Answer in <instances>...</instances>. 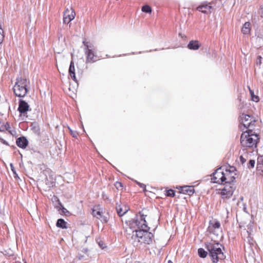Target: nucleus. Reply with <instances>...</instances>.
<instances>
[{
	"instance_id": "aec40b11",
	"label": "nucleus",
	"mask_w": 263,
	"mask_h": 263,
	"mask_svg": "<svg viewBox=\"0 0 263 263\" xmlns=\"http://www.w3.org/2000/svg\"><path fill=\"white\" fill-rule=\"evenodd\" d=\"M181 192L184 194H186L189 195H192L194 193V189L191 186H185L182 187Z\"/></svg>"
},
{
	"instance_id": "423d86ee",
	"label": "nucleus",
	"mask_w": 263,
	"mask_h": 263,
	"mask_svg": "<svg viewBox=\"0 0 263 263\" xmlns=\"http://www.w3.org/2000/svg\"><path fill=\"white\" fill-rule=\"evenodd\" d=\"M240 121L241 122V126L242 125L245 128L253 127L255 122V120L253 117L243 114L240 116ZM240 128H241V126H240Z\"/></svg>"
},
{
	"instance_id": "72a5a7b5",
	"label": "nucleus",
	"mask_w": 263,
	"mask_h": 263,
	"mask_svg": "<svg viewBox=\"0 0 263 263\" xmlns=\"http://www.w3.org/2000/svg\"><path fill=\"white\" fill-rule=\"evenodd\" d=\"M62 211L63 213H64L65 214L67 213H69L68 211L65 209V208L63 207L62 208Z\"/></svg>"
},
{
	"instance_id": "473e14b6",
	"label": "nucleus",
	"mask_w": 263,
	"mask_h": 263,
	"mask_svg": "<svg viewBox=\"0 0 263 263\" xmlns=\"http://www.w3.org/2000/svg\"><path fill=\"white\" fill-rule=\"evenodd\" d=\"M70 129L71 135L73 137H77L78 134L75 132H72L71 129Z\"/></svg>"
},
{
	"instance_id": "b1692460",
	"label": "nucleus",
	"mask_w": 263,
	"mask_h": 263,
	"mask_svg": "<svg viewBox=\"0 0 263 263\" xmlns=\"http://www.w3.org/2000/svg\"><path fill=\"white\" fill-rule=\"evenodd\" d=\"M198 253L199 256L201 258H205L207 256V254H208L207 252L205 251L202 248H199L198 250Z\"/></svg>"
},
{
	"instance_id": "a211bd4d",
	"label": "nucleus",
	"mask_w": 263,
	"mask_h": 263,
	"mask_svg": "<svg viewBox=\"0 0 263 263\" xmlns=\"http://www.w3.org/2000/svg\"><path fill=\"white\" fill-rule=\"evenodd\" d=\"M212 6L211 5L210 3L207 4L204 3L199 6L197 8V10L201 12L202 13H206L208 12L207 10H210Z\"/></svg>"
},
{
	"instance_id": "f704fd0d",
	"label": "nucleus",
	"mask_w": 263,
	"mask_h": 263,
	"mask_svg": "<svg viewBox=\"0 0 263 263\" xmlns=\"http://www.w3.org/2000/svg\"><path fill=\"white\" fill-rule=\"evenodd\" d=\"M103 242H101V241H100V242H99V246H100V247L101 248H102V249L104 248V247H103Z\"/></svg>"
},
{
	"instance_id": "cd10ccee",
	"label": "nucleus",
	"mask_w": 263,
	"mask_h": 263,
	"mask_svg": "<svg viewBox=\"0 0 263 263\" xmlns=\"http://www.w3.org/2000/svg\"><path fill=\"white\" fill-rule=\"evenodd\" d=\"M166 196L169 197H174L175 196V191L172 189L166 191Z\"/></svg>"
},
{
	"instance_id": "bb28decb",
	"label": "nucleus",
	"mask_w": 263,
	"mask_h": 263,
	"mask_svg": "<svg viewBox=\"0 0 263 263\" xmlns=\"http://www.w3.org/2000/svg\"><path fill=\"white\" fill-rule=\"evenodd\" d=\"M10 168H11V170L12 171L13 174V175H14V178H18V175L17 174L16 172V171L15 170V168L13 165L12 163H10Z\"/></svg>"
},
{
	"instance_id": "5701e85b",
	"label": "nucleus",
	"mask_w": 263,
	"mask_h": 263,
	"mask_svg": "<svg viewBox=\"0 0 263 263\" xmlns=\"http://www.w3.org/2000/svg\"><path fill=\"white\" fill-rule=\"evenodd\" d=\"M246 233L247 235L246 238L245 239V241L248 242L250 245H253L254 244V240L253 238L251 236V233L248 231L246 232Z\"/></svg>"
},
{
	"instance_id": "4468645a",
	"label": "nucleus",
	"mask_w": 263,
	"mask_h": 263,
	"mask_svg": "<svg viewBox=\"0 0 263 263\" xmlns=\"http://www.w3.org/2000/svg\"><path fill=\"white\" fill-rule=\"evenodd\" d=\"M29 106L27 102L23 100H20L19 101V105L18 110L21 115L25 116V114L29 109Z\"/></svg>"
},
{
	"instance_id": "f03ea898",
	"label": "nucleus",
	"mask_w": 263,
	"mask_h": 263,
	"mask_svg": "<svg viewBox=\"0 0 263 263\" xmlns=\"http://www.w3.org/2000/svg\"><path fill=\"white\" fill-rule=\"evenodd\" d=\"M205 247L213 262L216 263L219 259H224L225 256L222 251V248H224L221 244L212 240L211 242L206 243Z\"/></svg>"
},
{
	"instance_id": "c9c22d12",
	"label": "nucleus",
	"mask_w": 263,
	"mask_h": 263,
	"mask_svg": "<svg viewBox=\"0 0 263 263\" xmlns=\"http://www.w3.org/2000/svg\"><path fill=\"white\" fill-rule=\"evenodd\" d=\"M9 126V125L8 123H7L6 125H5V127L6 128H7V127Z\"/></svg>"
},
{
	"instance_id": "39448f33",
	"label": "nucleus",
	"mask_w": 263,
	"mask_h": 263,
	"mask_svg": "<svg viewBox=\"0 0 263 263\" xmlns=\"http://www.w3.org/2000/svg\"><path fill=\"white\" fill-rule=\"evenodd\" d=\"M84 45V52L86 55V63H93L98 60L97 56L95 54L94 46L86 40L83 41Z\"/></svg>"
},
{
	"instance_id": "58836bf2",
	"label": "nucleus",
	"mask_w": 263,
	"mask_h": 263,
	"mask_svg": "<svg viewBox=\"0 0 263 263\" xmlns=\"http://www.w3.org/2000/svg\"><path fill=\"white\" fill-rule=\"evenodd\" d=\"M24 263H26V262H24Z\"/></svg>"
},
{
	"instance_id": "412c9836",
	"label": "nucleus",
	"mask_w": 263,
	"mask_h": 263,
	"mask_svg": "<svg viewBox=\"0 0 263 263\" xmlns=\"http://www.w3.org/2000/svg\"><path fill=\"white\" fill-rule=\"evenodd\" d=\"M251 30V23L249 22H246L242 28L241 31L244 34H249Z\"/></svg>"
},
{
	"instance_id": "c85d7f7f",
	"label": "nucleus",
	"mask_w": 263,
	"mask_h": 263,
	"mask_svg": "<svg viewBox=\"0 0 263 263\" xmlns=\"http://www.w3.org/2000/svg\"><path fill=\"white\" fill-rule=\"evenodd\" d=\"M135 182H136V183H137L138 185H139V186H140V187H141L142 189H143V191H144L146 190V185H145L144 184L142 183H140V182H138V181H135Z\"/></svg>"
},
{
	"instance_id": "2f4dec72",
	"label": "nucleus",
	"mask_w": 263,
	"mask_h": 263,
	"mask_svg": "<svg viewBox=\"0 0 263 263\" xmlns=\"http://www.w3.org/2000/svg\"><path fill=\"white\" fill-rule=\"evenodd\" d=\"M240 160L242 164H244L246 161V159H245L242 156L240 157Z\"/></svg>"
},
{
	"instance_id": "f3484780",
	"label": "nucleus",
	"mask_w": 263,
	"mask_h": 263,
	"mask_svg": "<svg viewBox=\"0 0 263 263\" xmlns=\"http://www.w3.org/2000/svg\"><path fill=\"white\" fill-rule=\"evenodd\" d=\"M69 74L71 78L77 83H78V81L76 79V74H75V68L74 62L73 61H71L70 64L69 70H68Z\"/></svg>"
},
{
	"instance_id": "0eeeda50",
	"label": "nucleus",
	"mask_w": 263,
	"mask_h": 263,
	"mask_svg": "<svg viewBox=\"0 0 263 263\" xmlns=\"http://www.w3.org/2000/svg\"><path fill=\"white\" fill-rule=\"evenodd\" d=\"M140 215L137 216L134 219V222L137 227L138 230H149V228L147 226L145 220V216L139 213Z\"/></svg>"
},
{
	"instance_id": "ddd939ff",
	"label": "nucleus",
	"mask_w": 263,
	"mask_h": 263,
	"mask_svg": "<svg viewBox=\"0 0 263 263\" xmlns=\"http://www.w3.org/2000/svg\"><path fill=\"white\" fill-rule=\"evenodd\" d=\"M92 215L97 218L100 219L103 223H106L109 219L108 215L107 213H103L100 211L93 210Z\"/></svg>"
},
{
	"instance_id": "f257e3e1",
	"label": "nucleus",
	"mask_w": 263,
	"mask_h": 263,
	"mask_svg": "<svg viewBox=\"0 0 263 263\" xmlns=\"http://www.w3.org/2000/svg\"><path fill=\"white\" fill-rule=\"evenodd\" d=\"M148 230H131L132 233L127 234V237L128 239L131 237L130 240L135 247H146L154 241V235Z\"/></svg>"
},
{
	"instance_id": "c756f323",
	"label": "nucleus",
	"mask_w": 263,
	"mask_h": 263,
	"mask_svg": "<svg viewBox=\"0 0 263 263\" xmlns=\"http://www.w3.org/2000/svg\"><path fill=\"white\" fill-rule=\"evenodd\" d=\"M255 160H250L249 161V166L248 167H251L252 168L254 167V165H255Z\"/></svg>"
},
{
	"instance_id": "6ab92c4d",
	"label": "nucleus",
	"mask_w": 263,
	"mask_h": 263,
	"mask_svg": "<svg viewBox=\"0 0 263 263\" xmlns=\"http://www.w3.org/2000/svg\"><path fill=\"white\" fill-rule=\"evenodd\" d=\"M200 45L197 40L191 41L187 45V47L191 50H196L199 48Z\"/></svg>"
},
{
	"instance_id": "1a4fd4ad",
	"label": "nucleus",
	"mask_w": 263,
	"mask_h": 263,
	"mask_svg": "<svg viewBox=\"0 0 263 263\" xmlns=\"http://www.w3.org/2000/svg\"><path fill=\"white\" fill-rule=\"evenodd\" d=\"M231 168L232 170H226V172L224 174V183L235 185L234 183V182L235 180V175H236L234 172L235 168L233 167Z\"/></svg>"
},
{
	"instance_id": "393cba45",
	"label": "nucleus",
	"mask_w": 263,
	"mask_h": 263,
	"mask_svg": "<svg viewBox=\"0 0 263 263\" xmlns=\"http://www.w3.org/2000/svg\"><path fill=\"white\" fill-rule=\"evenodd\" d=\"M249 91L251 97L252 101L257 102L259 101V97L257 96L254 95V91L249 88Z\"/></svg>"
},
{
	"instance_id": "9d476101",
	"label": "nucleus",
	"mask_w": 263,
	"mask_h": 263,
	"mask_svg": "<svg viewBox=\"0 0 263 263\" xmlns=\"http://www.w3.org/2000/svg\"><path fill=\"white\" fill-rule=\"evenodd\" d=\"M75 15V12L72 8H66L63 13V23H69L74 18Z\"/></svg>"
},
{
	"instance_id": "e433bc0d",
	"label": "nucleus",
	"mask_w": 263,
	"mask_h": 263,
	"mask_svg": "<svg viewBox=\"0 0 263 263\" xmlns=\"http://www.w3.org/2000/svg\"><path fill=\"white\" fill-rule=\"evenodd\" d=\"M168 263H173L171 260H168Z\"/></svg>"
},
{
	"instance_id": "f8f14e48",
	"label": "nucleus",
	"mask_w": 263,
	"mask_h": 263,
	"mask_svg": "<svg viewBox=\"0 0 263 263\" xmlns=\"http://www.w3.org/2000/svg\"><path fill=\"white\" fill-rule=\"evenodd\" d=\"M208 229L209 233L213 234L218 237L219 235L218 233L221 232L220 223L218 221H210Z\"/></svg>"
},
{
	"instance_id": "a878e982",
	"label": "nucleus",
	"mask_w": 263,
	"mask_h": 263,
	"mask_svg": "<svg viewBox=\"0 0 263 263\" xmlns=\"http://www.w3.org/2000/svg\"><path fill=\"white\" fill-rule=\"evenodd\" d=\"M142 11L145 13H151L152 12V9L148 5H144L142 8Z\"/></svg>"
},
{
	"instance_id": "7c9ffc66",
	"label": "nucleus",
	"mask_w": 263,
	"mask_h": 263,
	"mask_svg": "<svg viewBox=\"0 0 263 263\" xmlns=\"http://www.w3.org/2000/svg\"><path fill=\"white\" fill-rule=\"evenodd\" d=\"M259 13L260 14L261 17H263V4L260 7Z\"/></svg>"
},
{
	"instance_id": "7ed1b4c3",
	"label": "nucleus",
	"mask_w": 263,
	"mask_h": 263,
	"mask_svg": "<svg viewBox=\"0 0 263 263\" xmlns=\"http://www.w3.org/2000/svg\"><path fill=\"white\" fill-rule=\"evenodd\" d=\"M258 139V135L250 129L241 134L240 143L244 147H253L254 146L256 147Z\"/></svg>"
},
{
	"instance_id": "20e7f679",
	"label": "nucleus",
	"mask_w": 263,
	"mask_h": 263,
	"mask_svg": "<svg viewBox=\"0 0 263 263\" xmlns=\"http://www.w3.org/2000/svg\"><path fill=\"white\" fill-rule=\"evenodd\" d=\"M28 83L29 82L26 79L17 78L13 87V91L15 95L18 97H25L28 92L27 87Z\"/></svg>"
},
{
	"instance_id": "2eb2a0df",
	"label": "nucleus",
	"mask_w": 263,
	"mask_h": 263,
	"mask_svg": "<svg viewBox=\"0 0 263 263\" xmlns=\"http://www.w3.org/2000/svg\"><path fill=\"white\" fill-rule=\"evenodd\" d=\"M129 210V207L126 204H117L116 210L118 215L120 217L124 215Z\"/></svg>"
},
{
	"instance_id": "9b49d317",
	"label": "nucleus",
	"mask_w": 263,
	"mask_h": 263,
	"mask_svg": "<svg viewBox=\"0 0 263 263\" xmlns=\"http://www.w3.org/2000/svg\"><path fill=\"white\" fill-rule=\"evenodd\" d=\"M224 173L221 168H218L215 173L213 174L212 180L214 183L218 184H223L224 183Z\"/></svg>"
},
{
	"instance_id": "4be33fe9",
	"label": "nucleus",
	"mask_w": 263,
	"mask_h": 263,
	"mask_svg": "<svg viewBox=\"0 0 263 263\" xmlns=\"http://www.w3.org/2000/svg\"><path fill=\"white\" fill-rule=\"evenodd\" d=\"M66 224H67V223L66 221H65V220L63 219H59L57 222V226L58 227V228H62V229H66L67 228V226H66Z\"/></svg>"
},
{
	"instance_id": "dca6fc26",
	"label": "nucleus",
	"mask_w": 263,
	"mask_h": 263,
	"mask_svg": "<svg viewBox=\"0 0 263 263\" xmlns=\"http://www.w3.org/2000/svg\"><path fill=\"white\" fill-rule=\"evenodd\" d=\"M16 143L19 147L25 148L28 145V141L25 137H21L17 139Z\"/></svg>"
},
{
	"instance_id": "4c0bfd02",
	"label": "nucleus",
	"mask_w": 263,
	"mask_h": 263,
	"mask_svg": "<svg viewBox=\"0 0 263 263\" xmlns=\"http://www.w3.org/2000/svg\"><path fill=\"white\" fill-rule=\"evenodd\" d=\"M120 186H121V183H118Z\"/></svg>"
},
{
	"instance_id": "6e6552de",
	"label": "nucleus",
	"mask_w": 263,
	"mask_h": 263,
	"mask_svg": "<svg viewBox=\"0 0 263 263\" xmlns=\"http://www.w3.org/2000/svg\"><path fill=\"white\" fill-rule=\"evenodd\" d=\"M224 185V187L221 190V196L223 199L230 198L236 189L235 185L223 183Z\"/></svg>"
}]
</instances>
